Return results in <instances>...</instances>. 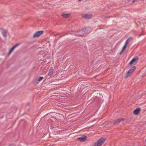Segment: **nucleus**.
Listing matches in <instances>:
<instances>
[{
    "label": "nucleus",
    "instance_id": "nucleus-18",
    "mask_svg": "<svg viewBox=\"0 0 146 146\" xmlns=\"http://www.w3.org/2000/svg\"><path fill=\"white\" fill-rule=\"evenodd\" d=\"M81 0H78L79 1H80Z\"/></svg>",
    "mask_w": 146,
    "mask_h": 146
},
{
    "label": "nucleus",
    "instance_id": "nucleus-15",
    "mask_svg": "<svg viewBox=\"0 0 146 146\" xmlns=\"http://www.w3.org/2000/svg\"><path fill=\"white\" fill-rule=\"evenodd\" d=\"M20 44L19 43H17L14 46H13L15 48L17 46H18Z\"/></svg>",
    "mask_w": 146,
    "mask_h": 146
},
{
    "label": "nucleus",
    "instance_id": "nucleus-3",
    "mask_svg": "<svg viewBox=\"0 0 146 146\" xmlns=\"http://www.w3.org/2000/svg\"><path fill=\"white\" fill-rule=\"evenodd\" d=\"M136 67L135 66L132 67L131 69H129L128 72L125 74V77L126 78H128L131 74L135 69Z\"/></svg>",
    "mask_w": 146,
    "mask_h": 146
},
{
    "label": "nucleus",
    "instance_id": "nucleus-12",
    "mask_svg": "<svg viewBox=\"0 0 146 146\" xmlns=\"http://www.w3.org/2000/svg\"><path fill=\"white\" fill-rule=\"evenodd\" d=\"M137 59L138 58H133L129 62V64L130 65H131V64H132L133 63V62L135 61L136 60H137Z\"/></svg>",
    "mask_w": 146,
    "mask_h": 146
},
{
    "label": "nucleus",
    "instance_id": "nucleus-5",
    "mask_svg": "<svg viewBox=\"0 0 146 146\" xmlns=\"http://www.w3.org/2000/svg\"><path fill=\"white\" fill-rule=\"evenodd\" d=\"M82 17L85 19H89L91 18L92 15L91 14H86L85 15H82Z\"/></svg>",
    "mask_w": 146,
    "mask_h": 146
},
{
    "label": "nucleus",
    "instance_id": "nucleus-16",
    "mask_svg": "<svg viewBox=\"0 0 146 146\" xmlns=\"http://www.w3.org/2000/svg\"><path fill=\"white\" fill-rule=\"evenodd\" d=\"M43 78V77H40L38 79V81H39V82H40V81H41L42 80V79Z\"/></svg>",
    "mask_w": 146,
    "mask_h": 146
},
{
    "label": "nucleus",
    "instance_id": "nucleus-10",
    "mask_svg": "<svg viewBox=\"0 0 146 146\" xmlns=\"http://www.w3.org/2000/svg\"><path fill=\"white\" fill-rule=\"evenodd\" d=\"M53 70L52 67H51V68L50 70V71L48 72V75L49 76H50L53 74Z\"/></svg>",
    "mask_w": 146,
    "mask_h": 146
},
{
    "label": "nucleus",
    "instance_id": "nucleus-7",
    "mask_svg": "<svg viewBox=\"0 0 146 146\" xmlns=\"http://www.w3.org/2000/svg\"><path fill=\"white\" fill-rule=\"evenodd\" d=\"M140 110V109L139 108H138L134 111L133 113L135 115H137L139 113Z\"/></svg>",
    "mask_w": 146,
    "mask_h": 146
},
{
    "label": "nucleus",
    "instance_id": "nucleus-6",
    "mask_svg": "<svg viewBox=\"0 0 146 146\" xmlns=\"http://www.w3.org/2000/svg\"><path fill=\"white\" fill-rule=\"evenodd\" d=\"M87 139L86 136H82L78 138L77 139L79 141L81 142L85 141Z\"/></svg>",
    "mask_w": 146,
    "mask_h": 146
},
{
    "label": "nucleus",
    "instance_id": "nucleus-14",
    "mask_svg": "<svg viewBox=\"0 0 146 146\" xmlns=\"http://www.w3.org/2000/svg\"><path fill=\"white\" fill-rule=\"evenodd\" d=\"M15 48L13 47L12 46L11 48V49L9 52V53L8 54V55H9L12 52V51L13 50L15 49Z\"/></svg>",
    "mask_w": 146,
    "mask_h": 146
},
{
    "label": "nucleus",
    "instance_id": "nucleus-2",
    "mask_svg": "<svg viewBox=\"0 0 146 146\" xmlns=\"http://www.w3.org/2000/svg\"><path fill=\"white\" fill-rule=\"evenodd\" d=\"M132 40L133 38L132 37H129L127 39V40L125 41V44L123 46V47L121 52H120V54H121L124 50H125L127 46L129 45V43H130L131 41Z\"/></svg>",
    "mask_w": 146,
    "mask_h": 146
},
{
    "label": "nucleus",
    "instance_id": "nucleus-9",
    "mask_svg": "<svg viewBox=\"0 0 146 146\" xmlns=\"http://www.w3.org/2000/svg\"><path fill=\"white\" fill-rule=\"evenodd\" d=\"M124 119L123 118L119 119L117 120L116 121L114 122H113V124H117L119 123L120 121H122Z\"/></svg>",
    "mask_w": 146,
    "mask_h": 146
},
{
    "label": "nucleus",
    "instance_id": "nucleus-13",
    "mask_svg": "<svg viewBox=\"0 0 146 146\" xmlns=\"http://www.w3.org/2000/svg\"><path fill=\"white\" fill-rule=\"evenodd\" d=\"M3 35L5 37L7 36V32L3 30L2 33Z\"/></svg>",
    "mask_w": 146,
    "mask_h": 146
},
{
    "label": "nucleus",
    "instance_id": "nucleus-20",
    "mask_svg": "<svg viewBox=\"0 0 146 146\" xmlns=\"http://www.w3.org/2000/svg\"><path fill=\"white\" fill-rule=\"evenodd\" d=\"M145 142H146V139H145Z\"/></svg>",
    "mask_w": 146,
    "mask_h": 146
},
{
    "label": "nucleus",
    "instance_id": "nucleus-19",
    "mask_svg": "<svg viewBox=\"0 0 146 146\" xmlns=\"http://www.w3.org/2000/svg\"><path fill=\"white\" fill-rule=\"evenodd\" d=\"M86 30V29H85L84 30H85H85Z\"/></svg>",
    "mask_w": 146,
    "mask_h": 146
},
{
    "label": "nucleus",
    "instance_id": "nucleus-8",
    "mask_svg": "<svg viewBox=\"0 0 146 146\" xmlns=\"http://www.w3.org/2000/svg\"><path fill=\"white\" fill-rule=\"evenodd\" d=\"M124 119L123 118L119 119L117 120L116 121L114 122H113V124H117L119 123L120 121H122Z\"/></svg>",
    "mask_w": 146,
    "mask_h": 146
},
{
    "label": "nucleus",
    "instance_id": "nucleus-17",
    "mask_svg": "<svg viewBox=\"0 0 146 146\" xmlns=\"http://www.w3.org/2000/svg\"><path fill=\"white\" fill-rule=\"evenodd\" d=\"M136 0H133L132 1V2L133 3L134 2H135Z\"/></svg>",
    "mask_w": 146,
    "mask_h": 146
},
{
    "label": "nucleus",
    "instance_id": "nucleus-4",
    "mask_svg": "<svg viewBox=\"0 0 146 146\" xmlns=\"http://www.w3.org/2000/svg\"><path fill=\"white\" fill-rule=\"evenodd\" d=\"M43 31H38L34 34L33 35V37H39L43 33Z\"/></svg>",
    "mask_w": 146,
    "mask_h": 146
},
{
    "label": "nucleus",
    "instance_id": "nucleus-1",
    "mask_svg": "<svg viewBox=\"0 0 146 146\" xmlns=\"http://www.w3.org/2000/svg\"><path fill=\"white\" fill-rule=\"evenodd\" d=\"M106 139L102 137L99 139L97 141L95 142L92 146H101L104 142Z\"/></svg>",
    "mask_w": 146,
    "mask_h": 146
},
{
    "label": "nucleus",
    "instance_id": "nucleus-11",
    "mask_svg": "<svg viewBox=\"0 0 146 146\" xmlns=\"http://www.w3.org/2000/svg\"><path fill=\"white\" fill-rule=\"evenodd\" d=\"M70 14H62L61 15L64 17L65 18H68L69 16H70Z\"/></svg>",
    "mask_w": 146,
    "mask_h": 146
}]
</instances>
